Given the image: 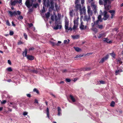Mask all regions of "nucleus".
Masks as SVG:
<instances>
[{
	"label": "nucleus",
	"instance_id": "f257e3e1",
	"mask_svg": "<svg viewBox=\"0 0 123 123\" xmlns=\"http://www.w3.org/2000/svg\"><path fill=\"white\" fill-rule=\"evenodd\" d=\"M82 8L80 4L75 5V10L76 11L79 10L80 15L82 16L83 13L85 14L86 13V9L85 7L84 6H82Z\"/></svg>",
	"mask_w": 123,
	"mask_h": 123
},
{
	"label": "nucleus",
	"instance_id": "f03ea898",
	"mask_svg": "<svg viewBox=\"0 0 123 123\" xmlns=\"http://www.w3.org/2000/svg\"><path fill=\"white\" fill-rule=\"evenodd\" d=\"M36 0H26L25 4L27 7L29 8V12H32L33 10V8H30L32 6V3L34 1Z\"/></svg>",
	"mask_w": 123,
	"mask_h": 123
},
{
	"label": "nucleus",
	"instance_id": "7ed1b4c3",
	"mask_svg": "<svg viewBox=\"0 0 123 123\" xmlns=\"http://www.w3.org/2000/svg\"><path fill=\"white\" fill-rule=\"evenodd\" d=\"M10 16L12 17L13 15L15 16L17 15H20L21 12L19 11H14L12 12L11 11H8V12Z\"/></svg>",
	"mask_w": 123,
	"mask_h": 123
},
{
	"label": "nucleus",
	"instance_id": "20e7f679",
	"mask_svg": "<svg viewBox=\"0 0 123 123\" xmlns=\"http://www.w3.org/2000/svg\"><path fill=\"white\" fill-rule=\"evenodd\" d=\"M83 20L86 23V25H89L91 21V17L86 15L84 16Z\"/></svg>",
	"mask_w": 123,
	"mask_h": 123
},
{
	"label": "nucleus",
	"instance_id": "39448f33",
	"mask_svg": "<svg viewBox=\"0 0 123 123\" xmlns=\"http://www.w3.org/2000/svg\"><path fill=\"white\" fill-rule=\"evenodd\" d=\"M87 12L88 14V16L91 17L92 16L93 14L91 10V8L89 6H87Z\"/></svg>",
	"mask_w": 123,
	"mask_h": 123
},
{
	"label": "nucleus",
	"instance_id": "423d86ee",
	"mask_svg": "<svg viewBox=\"0 0 123 123\" xmlns=\"http://www.w3.org/2000/svg\"><path fill=\"white\" fill-rule=\"evenodd\" d=\"M103 14L104 16L103 19L105 20H106L109 17V15L107 14V11H105L103 12Z\"/></svg>",
	"mask_w": 123,
	"mask_h": 123
},
{
	"label": "nucleus",
	"instance_id": "0eeeda50",
	"mask_svg": "<svg viewBox=\"0 0 123 123\" xmlns=\"http://www.w3.org/2000/svg\"><path fill=\"white\" fill-rule=\"evenodd\" d=\"M87 27V25L85 26L83 25V23L81 21L80 26V28L81 30H83L85 29Z\"/></svg>",
	"mask_w": 123,
	"mask_h": 123
},
{
	"label": "nucleus",
	"instance_id": "6e6552de",
	"mask_svg": "<svg viewBox=\"0 0 123 123\" xmlns=\"http://www.w3.org/2000/svg\"><path fill=\"white\" fill-rule=\"evenodd\" d=\"M17 3H18L19 4L21 3H19V0H14L13 1L12 0H11L10 1V4L11 6H15Z\"/></svg>",
	"mask_w": 123,
	"mask_h": 123
},
{
	"label": "nucleus",
	"instance_id": "1a4fd4ad",
	"mask_svg": "<svg viewBox=\"0 0 123 123\" xmlns=\"http://www.w3.org/2000/svg\"><path fill=\"white\" fill-rule=\"evenodd\" d=\"M43 5L45 6H46L47 7H48L50 6V3L49 1V0H47V1H46V0H43Z\"/></svg>",
	"mask_w": 123,
	"mask_h": 123
},
{
	"label": "nucleus",
	"instance_id": "9d476101",
	"mask_svg": "<svg viewBox=\"0 0 123 123\" xmlns=\"http://www.w3.org/2000/svg\"><path fill=\"white\" fill-rule=\"evenodd\" d=\"M109 57L108 55H106L105 56L103 57L100 61L99 63H103L105 61L108 59Z\"/></svg>",
	"mask_w": 123,
	"mask_h": 123
},
{
	"label": "nucleus",
	"instance_id": "9b49d317",
	"mask_svg": "<svg viewBox=\"0 0 123 123\" xmlns=\"http://www.w3.org/2000/svg\"><path fill=\"white\" fill-rule=\"evenodd\" d=\"M109 12L111 14V18L112 19L114 17L115 13V11L114 10H111L109 11Z\"/></svg>",
	"mask_w": 123,
	"mask_h": 123
},
{
	"label": "nucleus",
	"instance_id": "f8f14e48",
	"mask_svg": "<svg viewBox=\"0 0 123 123\" xmlns=\"http://www.w3.org/2000/svg\"><path fill=\"white\" fill-rule=\"evenodd\" d=\"M103 41L105 42H106L107 43H111V41H109V39L107 38H105L103 39Z\"/></svg>",
	"mask_w": 123,
	"mask_h": 123
},
{
	"label": "nucleus",
	"instance_id": "ddd939ff",
	"mask_svg": "<svg viewBox=\"0 0 123 123\" xmlns=\"http://www.w3.org/2000/svg\"><path fill=\"white\" fill-rule=\"evenodd\" d=\"M54 2L53 0H51V1L50 2V4L51 5V6L50 7V8L53 9L54 8Z\"/></svg>",
	"mask_w": 123,
	"mask_h": 123
},
{
	"label": "nucleus",
	"instance_id": "4468645a",
	"mask_svg": "<svg viewBox=\"0 0 123 123\" xmlns=\"http://www.w3.org/2000/svg\"><path fill=\"white\" fill-rule=\"evenodd\" d=\"M59 24H61V22H60ZM59 29H61V28L62 27V25L60 24L59 25H57L55 27L54 29L56 30H57L59 28Z\"/></svg>",
	"mask_w": 123,
	"mask_h": 123
},
{
	"label": "nucleus",
	"instance_id": "2eb2a0df",
	"mask_svg": "<svg viewBox=\"0 0 123 123\" xmlns=\"http://www.w3.org/2000/svg\"><path fill=\"white\" fill-rule=\"evenodd\" d=\"M27 57L28 59L30 60H32L34 59V57L31 55H28Z\"/></svg>",
	"mask_w": 123,
	"mask_h": 123
},
{
	"label": "nucleus",
	"instance_id": "dca6fc26",
	"mask_svg": "<svg viewBox=\"0 0 123 123\" xmlns=\"http://www.w3.org/2000/svg\"><path fill=\"white\" fill-rule=\"evenodd\" d=\"M72 37L74 39H77L79 38L80 36L79 35H73L72 36Z\"/></svg>",
	"mask_w": 123,
	"mask_h": 123
},
{
	"label": "nucleus",
	"instance_id": "f3484780",
	"mask_svg": "<svg viewBox=\"0 0 123 123\" xmlns=\"http://www.w3.org/2000/svg\"><path fill=\"white\" fill-rule=\"evenodd\" d=\"M27 50L26 49H25L24 52L23 53V55L24 56H27Z\"/></svg>",
	"mask_w": 123,
	"mask_h": 123
},
{
	"label": "nucleus",
	"instance_id": "a211bd4d",
	"mask_svg": "<svg viewBox=\"0 0 123 123\" xmlns=\"http://www.w3.org/2000/svg\"><path fill=\"white\" fill-rule=\"evenodd\" d=\"M65 25H68L69 21L67 17H66L65 19Z\"/></svg>",
	"mask_w": 123,
	"mask_h": 123
},
{
	"label": "nucleus",
	"instance_id": "6ab92c4d",
	"mask_svg": "<svg viewBox=\"0 0 123 123\" xmlns=\"http://www.w3.org/2000/svg\"><path fill=\"white\" fill-rule=\"evenodd\" d=\"M70 98L71 100H72L73 102H74L75 101V100L74 98V97L73 96L71 95H70L69 97Z\"/></svg>",
	"mask_w": 123,
	"mask_h": 123
},
{
	"label": "nucleus",
	"instance_id": "aec40b11",
	"mask_svg": "<svg viewBox=\"0 0 123 123\" xmlns=\"http://www.w3.org/2000/svg\"><path fill=\"white\" fill-rule=\"evenodd\" d=\"M74 12V11L73 10H70L69 11V15L71 17H73V13Z\"/></svg>",
	"mask_w": 123,
	"mask_h": 123
},
{
	"label": "nucleus",
	"instance_id": "412c9836",
	"mask_svg": "<svg viewBox=\"0 0 123 123\" xmlns=\"http://www.w3.org/2000/svg\"><path fill=\"white\" fill-rule=\"evenodd\" d=\"M78 18L76 19H74V25H78Z\"/></svg>",
	"mask_w": 123,
	"mask_h": 123
},
{
	"label": "nucleus",
	"instance_id": "4be33fe9",
	"mask_svg": "<svg viewBox=\"0 0 123 123\" xmlns=\"http://www.w3.org/2000/svg\"><path fill=\"white\" fill-rule=\"evenodd\" d=\"M74 49L77 52H78L81 50V49L78 47H74Z\"/></svg>",
	"mask_w": 123,
	"mask_h": 123
},
{
	"label": "nucleus",
	"instance_id": "5701e85b",
	"mask_svg": "<svg viewBox=\"0 0 123 123\" xmlns=\"http://www.w3.org/2000/svg\"><path fill=\"white\" fill-rule=\"evenodd\" d=\"M98 20H99V21L100 22H101L102 21V20L103 19H102L101 18V15H99L98 16Z\"/></svg>",
	"mask_w": 123,
	"mask_h": 123
},
{
	"label": "nucleus",
	"instance_id": "b1692460",
	"mask_svg": "<svg viewBox=\"0 0 123 123\" xmlns=\"http://www.w3.org/2000/svg\"><path fill=\"white\" fill-rule=\"evenodd\" d=\"M78 25H74L73 27V30L74 31H75L76 29L78 27Z\"/></svg>",
	"mask_w": 123,
	"mask_h": 123
},
{
	"label": "nucleus",
	"instance_id": "393cba45",
	"mask_svg": "<svg viewBox=\"0 0 123 123\" xmlns=\"http://www.w3.org/2000/svg\"><path fill=\"white\" fill-rule=\"evenodd\" d=\"M33 5V7H33V8H36L37 7V6H38L39 5L37 3H36V4H34Z\"/></svg>",
	"mask_w": 123,
	"mask_h": 123
},
{
	"label": "nucleus",
	"instance_id": "a878e982",
	"mask_svg": "<svg viewBox=\"0 0 123 123\" xmlns=\"http://www.w3.org/2000/svg\"><path fill=\"white\" fill-rule=\"evenodd\" d=\"M30 71L32 73H35L37 74V70H30Z\"/></svg>",
	"mask_w": 123,
	"mask_h": 123
},
{
	"label": "nucleus",
	"instance_id": "bb28decb",
	"mask_svg": "<svg viewBox=\"0 0 123 123\" xmlns=\"http://www.w3.org/2000/svg\"><path fill=\"white\" fill-rule=\"evenodd\" d=\"M110 54L114 58H115V55L114 52L113 51L112 52V53H110Z\"/></svg>",
	"mask_w": 123,
	"mask_h": 123
},
{
	"label": "nucleus",
	"instance_id": "cd10ccee",
	"mask_svg": "<svg viewBox=\"0 0 123 123\" xmlns=\"http://www.w3.org/2000/svg\"><path fill=\"white\" fill-rule=\"evenodd\" d=\"M46 112L47 117H49V110L48 108H47L46 109Z\"/></svg>",
	"mask_w": 123,
	"mask_h": 123
},
{
	"label": "nucleus",
	"instance_id": "c85d7f7f",
	"mask_svg": "<svg viewBox=\"0 0 123 123\" xmlns=\"http://www.w3.org/2000/svg\"><path fill=\"white\" fill-rule=\"evenodd\" d=\"M104 35V33L100 34L98 36V38H100L103 37Z\"/></svg>",
	"mask_w": 123,
	"mask_h": 123
},
{
	"label": "nucleus",
	"instance_id": "c756f323",
	"mask_svg": "<svg viewBox=\"0 0 123 123\" xmlns=\"http://www.w3.org/2000/svg\"><path fill=\"white\" fill-rule=\"evenodd\" d=\"M45 15L46 18H48L49 17L50 13L49 12H48L47 13H46Z\"/></svg>",
	"mask_w": 123,
	"mask_h": 123
},
{
	"label": "nucleus",
	"instance_id": "7c9ffc66",
	"mask_svg": "<svg viewBox=\"0 0 123 123\" xmlns=\"http://www.w3.org/2000/svg\"><path fill=\"white\" fill-rule=\"evenodd\" d=\"M79 2L80 0H75V5L80 4Z\"/></svg>",
	"mask_w": 123,
	"mask_h": 123
},
{
	"label": "nucleus",
	"instance_id": "2f4dec72",
	"mask_svg": "<svg viewBox=\"0 0 123 123\" xmlns=\"http://www.w3.org/2000/svg\"><path fill=\"white\" fill-rule=\"evenodd\" d=\"M96 27L100 29H102L103 28V26L102 25H98Z\"/></svg>",
	"mask_w": 123,
	"mask_h": 123
},
{
	"label": "nucleus",
	"instance_id": "473e14b6",
	"mask_svg": "<svg viewBox=\"0 0 123 123\" xmlns=\"http://www.w3.org/2000/svg\"><path fill=\"white\" fill-rule=\"evenodd\" d=\"M99 21V20H98L96 21H94L93 22L97 26L98 25V23Z\"/></svg>",
	"mask_w": 123,
	"mask_h": 123
},
{
	"label": "nucleus",
	"instance_id": "72a5a7b5",
	"mask_svg": "<svg viewBox=\"0 0 123 123\" xmlns=\"http://www.w3.org/2000/svg\"><path fill=\"white\" fill-rule=\"evenodd\" d=\"M115 104V102L113 101H112L110 105L111 106L113 107L114 106Z\"/></svg>",
	"mask_w": 123,
	"mask_h": 123
},
{
	"label": "nucleus",
	"instance_id": "f704fd0d",
	"mask_svg": "<svg viewBox=\"0 0 123 123\" xmlns=\"http://www.w3.org/2000/svg\"><path fill=\"white\" fill-rule=\"evenodd\" d=\"M69 41H70V40L69 39H68V41L67 40H64V43L65 44H68Z\"/></svg>",
	"mask_w": 123,
	"mask_h": 123
},
{
	"label": "nucleus",
	"instance_id": "c9c22d12",
	"mask_svg": "<svg viewBox=\"0 0 123 123\" xmlns=\"http://www.w3.org/2000/svg\"><path fill=\"white\" fill-rule=\"evenodd\" d=\"M23 35L25 39L27 40V36L26 34L25 33H24Z\"/></svg>",
	"mask_w": 123,
	"mask_h": 123
},
{
	"label": "nucleus",
	"instance_id": "e433bc0d",
	"mask_svg": "<svg viewBox=\"0 0 123 123\" xmlns=\"http://www.w3.org/2000/svg\"><path fill=\"white\" fill-rule=\"evenodd\" d=\"M92 30L95 33L97 32L98 31L97 29L96 28H92Z\"/></svg>",
	"mask_w": 123,
	"mask_h": 123
},
{
	"label": "nucleus",
	"instance_id": "4c0bfd02",
	"mask_svg": "<svg viewBox=\"0 0 123 123\" xmlns=\"http://www.w3.org/2000/svg\"><path fill=\"white\" fill-rule=\"evenodd\" d=\"M33 91L36 92L37 93H39V92L38 91L36 88H34L33 89Z\"/></svg>",
	"mask_w": 123,
	"mask_h": 123
},
{
	"label": "nucleus",
	"instance_id": "58836bf2",
	"mask_svg": "<svg viewBox=\"0 0 123 123\" xmlns=\"http://www.w3.org/2000/svg\"><path fill=\"white\" fill-rule=\"evenodd\" d=\"M55 9L56 10H58L59 9V8L58 7V5L56 3H55Z\"/></svg>",
	"mask_w": 123,
	"mask_h": 123
},
{
	"label": "nucleus",
	"instance_id": "ea45409f",
	"mask_svg": "<svg viewBox=\"0 0 123 123\" xmlns=\"http://www.w3.org/2000/svg\"><path fill=\"white\" fill-rule=\"evenodd\" d=\"M6 25L9 26H10V24L8 20H7L6 22Z\"/></svg>",
	"mask_w": 123,
	"mask_h": 123
},
{
	"label": "nucleus",
	"instance_id": "a19ab883",
	"mask_svg": "<svg viewBox=\"0 0 123 123\" xmlns=\"http://www.w3.org/2000/svg\"><path fill=\"white\" fill-rule=\"evenodd\" d=\"M68 25H65V29L66 30H68L69 29Z\"/></svg>",
	"mask_w": 123,
	"mask_h": 123
},
{
	"label": "nucleus",
	"instance_id": "79ce46f5",
	"mask_svg": "<svg viewBox=\"0 0 123 123\" xmlns=\"http://www.w3.org/2000/svg\"><path fill=\"white\" fill-rule=\"evenodd\" d=\"M18 19L19 20L22 19H23V16L22 15H20L18 17Z\"/></svg>",
	"mask_w": 123,
	"mask_h": 123
},
{
	"label": "nucleus",
	"instance_id": "37998d69",
	"mask_svg": "<svg viewBox=\"0 0 123 123\" xmlns=\"http://www.w3.org/2000/svg\"><path fill=\"white\" fill-rule=\"evenodd\" d=\"M99 81V83L100 84H103L105 83V81H104L100 80V81Z\"/></svg>",
	"mask_w": 123,
	"mask_h": 123
},
{
	"label": "nucleus",
	"instance_id": "c03bdc74",
	"mask_svg": "<svg viewBox=\"0 0 123 123\" xmlns=\"http://www.w3.org/2000/svg\"><path fill=\"white\" fill-rule=\"evenodd\" d=\"M7 70L9 71H11L12 70L11 67H9L7 68Z\"/></svg>",
	"mask_w": 123,
	"mask_h": 123
},
{
	"label": "nucleus",
	"instance_id": "a18cd8bd",
	"mask_svg": "<svg viewBox=\"0 0 123 123\" xmlns=\"http://www.w3.org/2000/svg\"><path fill=\"white\" fill-rule=\"evenodd\" d=\"M28 25L29 26V27L30 28L33 26V24L32 23H29L28 24Z\"/></svg>",
	"mask_w": 123,
	"mask_h": 123
},
{
	"label": "nucleus",
	"instance_id": "49530a36",
	"mask_svg": "<svg viewBox=\"0 0 123 123\" xmlns=\"http://www.w3.org/2000/svg\"><path fill=\"white\" fill-rule=\"evenodd\" d=\"M61 42L60 41H58L57 43H56V45L58 46L60 45V44L61 43Z\"/></svg>",
	"mask_w": 123,
	"mask_h": 123
},
{
	"label": "nucleus",
	"instance_id": "de8ad7c7",
	"mask_svg": "<svg viewBox=\"0 0 123 123\" xmlns=\"http://www.w3.org/2000/svg\"><path fill=\"white\" fill-rule=\"evenodd\" d=\"M51 43L52 45L53 46H55L56 45V43L53 42H51Z\"/></svg>",
	"mask_w": 123,
	"mask_h": 123
},
{
	"label": "nucleus",
	"instance_id": "09e8293b",
	"mask_svg": "<svg viewBox=\"0 0 123 123\" xmlns=\"http://www.w3.org/2000/svg\"><path fill=\"white\" fill-rule=\"evenodd\" d=\"M99 3L100 5H102L103 4V2L102 0H99Z\"/></svg>",
	"mask_w": 123,
	"mask_h": 123
},
{
	"label": "nucleus",
	"instance_id": "8fccbe9b",
	"mask_svg": "<svg viewBox=\"0 0 123 123\" xmlns=\"http://www.w3.org/2000/svg\"><path fill=\"white\" fill-rule=\"evenodd\" d=\"M6 102V100H4L3 101H1V104H5Z\"/></svg>",
	"mask_w": 123,
	"mask_h": 123
},
{
	"label": "nucleus",
	"instance_id": "3c124183",
	"mask_svg": "<svg viewBox=\"0 0 123 123\" xmlns=\"http://www.w3.org/2000/svg\"><path fill=\"white\" fill-rule=\"evenodd\" d=\"M58 112H61V110L59 107H58Z\"/></svg>",
	"mask_w": 123,
	"mask_h": 123
},
{
	"label": "nucleus",
	"instance_id": "603ef678",
	"mask_svg": "<svg viewBox=\"0 0 123 123\" xmlns=\"http://www.w3.org/2000/svg\"><path fill=\"white\" fill-rule=\"evenodd\" d=\"M13 31H10V32L9 34L10 35H12L13 34Z\"/></svg>",
	"mask_w": 123,
	"mask_h": 123
},
{
	"label": "nucleus",
	"instance_id": "864d4df0",
	"mask_svg": "<svg viewBox=\"0 0 123 123\" xmlns=\"http://www.w3.org/2000/svg\"><path fill=\"white\" fill-rule=\"evenodd\" d=\"M54 16L53 15H52L51 16V19L52 21H54Z\"/></svg>",
	"mask_w": 123,
	"mask_h": 123
},
{
	"label": "nucleus",
	"instance_id": "5fc2aeb1",
	"mask_svg": "<svg viewBox=\"0 0 123 123\" xmlns=\"http://www.w3.org/2000/svg\"><path fill=\"white\" fill-rule=\"evenodd\" d=\"M94 9L95 10L96 9L97 6H96L95 5H93V6H92Z\"/></svg>",
	"mask_w": 123,
	"mask_h": 123
},
{
	"label": "nucleus",
	"instance_id": "6e6d98bb",
	"mask_svg": "<svg viewBox=\"0 0 123 123\" xmlns=\"http://www.w3.org/2000/svg\"><path fill=\"white\" fill-rule=\"evenodd\" d=\"M55 18L56 21V23L57 21L58 20V19L57 18V17L56 16H55Z\"/></svg>",
	"mask_w": 123,
	"mask_h": 123
},
{
	"label": "nucleus",
	"instance_id": "4d7b16f0",
	"mask_svg": "<svg viewBox=\"0 0 123 123\" xmlns=\"http://www.w3.org/2000/svg\"><path fill=\"white\" fill-rule=\"evenodd\" d=\"M34 49V48L33 47H31L29 48V50L30 51V50H33Z\"/></svg>",
	"mask_w": 123,
	"mask_h": 123
},
{
	"label": "nucleus",
	"instance_id": "13d9d810",
	"mask_svg": "<svg viewBox=\"0 0 123 123\" xmlns=\"http://www.w3.org/2000/svg\"><path fill=\"white\" fill-rule=\"evenodd\" d=\"M66 80L68 82H70L71 81L69 79H66Z\"/></svg>",
	"mask_w": 123,
	"mask_h": 123
},
{
	"label": "nucleus",
	"instance_id": "bf43d9fd",
	"mask_svg": "<svg viewBox=\"0 0 123 123\" xmlns=\"http://www.w3.org/2000/svg\"><path fill=\"white\" fill-rule=\"evenodd\" d=\"M28 113L27 112H25L23 113V115L24 116H25L27 115Z\"/></svg>",
	"mask_w": 123,
	"mask_h": 123
},
{
	"label": "nucleus",
	"instance_id": "052dcab7",
	"mask_svg": "<svg viewBox=\"0 0 123 123\" xmlns=\"http://www.w3.org/2000/svg\"><path fill=\"white\" fill-rule=\"evenodd\" d=\"M81 3L82 5H83L84 4V0H81Z\"/></svg>",
	"mask_w": 123,
	"mask_h": 123
},
{
	"label": "nucleus",
	"instance_id": "680f3d73",
	"mask_svg": "<svg viewBox=\"0 0 123 123\" xmlns=\"http://www.w3.org/2000/svg\"><path fill=\"white\" fill-rule=\"evenodd\" d=\"M91 69V68H86V71H89Z\"/></svg>",
	"mask_w": 123,
	"mask_h": 123
},
{
	"label": "nucleus",
	"instance_id": "e2e57ef3",
	"mask_svg": "<svg viewBox=\"0 0 123 123\" xmlns=\"http://www.w3.org/2000/svg\"><path fill=\"white\" fill-rule=\"evenodd\" d=\"M10 103L11 105H13V108H16V105H13V103Z\"/></svg>",
	"mask_w": 123,
	"mask_h": 123
},
{
	"label": "nucleus",
	"instance_id": "0e129e2a",
	"mask_svg": "<svg viewBox=\"0 0 123 123\" xmlns=\"http://www.w3.org/2000/svg\"><path fill=\"white\" fill-rule=\"evenodd\" d=\"M76 58H80V55H77L75 57Z\"/></svg>",
	"mask_w": 123,
	"mask_h": 123
},
{
	"label": "nucleus",
	"instance_id": "69168bd1",
	"mask_svg": "<svg viewBox=\"0 0 123 123\" xmlns=\"http://www.w3.org/2000/svg\"><path fill=\"white\" fill-rule=\"evenodd\" d=\"M8 62L9 64H11V62L10 60H8Z\"/></svg>",
	"mask_w": 123,
	"mask_h": 123
},
{
	"label": "nucleus",
	"instance_id": "338daca9",
	"mask_svg": "<svg viewBox=\"0 0 123 123\" xmlns=\"http://www.w3.org/2000/svg\"><path fill=\"white\" fill-rule=\"evenodd\" d=\"M34 103H36L37 104L38 103V100L37 99H35V100Z\"/></svg>",
	"mask_w": 123,
	"mask_h": 123
},
{
	"label": "nucleus",
	"instance_id": "774afa93",
	"mask_svg": "<svg viewBox=\"0 0 123 123\" xmlns=\"http://www.w3.org/2000/svg\"><path fill=\"white\" fill-rule=\"evenodd\" d=\"M27 97H31V95L29 94H27Z\"/></svg>",
	"mask_w": 123,
	"mask_h": 123
}]
</instances>
